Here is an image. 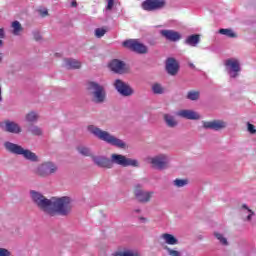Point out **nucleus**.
I'll use <instances>...</instances> for the list:
<instances>
[{
  "mask_svg": "<svg viewBox=\"0 0 256 256\" xmlns=\"http://www.w3.org/2000/svg\"><path fill=\"white\" fill-rule=\"evenodd\" d=\"M109 69H111L114 73H118L119 75H123V73H127V65L125 62L114 59L109 63Z\"/></svg>",
  "mask_w": 256,
  "mask_h": 256,
  "instance_id": "nucleus-14",
  "label": "nucleus"
},
{
  "mask_svg": "<svg viewBox=\"0 0 256 256\" xmlns=\"http://www.w3.org/2000/svg\"><path fill=\"white\" fill-rule=\"evenodd\" d=\"M30 197H31L34 205H36V207H38V209H40V211L45 213V215H51V207L53 204V198L49 199V198L45 197L43 194H41V192H37L35 190L30 191Z\"/></svg>",
  "mask_w": 256,
  "mask_h": 256,
  "instance_id": "nucleus-5",
  "label": "nucleus"
},
{
  "mask_svg": "<svg viewBox=\"0 0 256 256\" xmlns=\"http://www.w3.org/2000/svg\"><path fill=\"white\" fill-rule=\"evenodd\" d=\"M188 65H189V67H190L191 69H195V64H194V63H189Z\"/></svg>",
  "mask_w": 256,
  "mask_h": 256,
  "instance_id": "nucleus-42",
  "label": "nucleus"
},
{
  "mask_svg": "<svg viewBox=\"0 0 256 256\" xmlns=\"http://www.w3.org/2000/svg\"><path fill=\"white\" fill-rule=\"evenodd\" d=\"M13 35H20L21 31H23V26L19 21L12 22Z\"/></svg>",
  "mask_w": 256,
  "mask_h": 256,
  "instance_id": "nucleus-30",
  "label": "nucleus"
},
{
  "mask_svg": "<svg viewBox=\"0 0 256 256\" xmlns=\"http://www.w3.org/2000/svg\"><path fill=\"white\" fill-rule=\"evenodd\" d=\"M29 131L33 134L36 135L37 137L43 135V130L39 128L38 126H31L29 128Z\"/></svg>",
  "mask_w": 256,
  "mask_h": 256,
  "instance_id": "nucleus-33",
  "label": "nucleus"
},
{
  "mask_svg": "<svg viewBox=\"0 0 256 256\" xmlns=\"http://www.w3.org/2000/svg\"><path fill=\"white\" fill-rule=\"evenodd\" d=\"M173 185L175 187H185V185H189V180H187V179H175L173 181Z\"/></svg>",
  "mask_w": 256,
  "mask_h": 256,
  "instance_id": "nucleus-32",
  "label": "nucleus"
},
{
  "mask_svg": "<svg viewBox=\"0 0 256 256\" xmlns=\"http://www.w3.org/2000/svg\"><path fill=\"white\" fill-rule=\"evenodd\" d=\"M226 67V72L231 77V79H236L239 77V73H241V63L236 58L227 59L224 62Z\"/></svg>",
  "mask_w": 256,
  "mask_h": 256,
  "instance_id": "nucleus-9",
  "label": "nucleus"
},
{
  "mask_svg": "<svg viewBox=\"0 0 256 256\" xmlns=\"http://www.w3.org/2000/svg\"><path fill=\"white\" fill-rule=\"evenodd\" d=\"M167 7V0H145L142 3L144 11H161Z\"/></svg>",
  "mask_w": 256,
  "mask_h": 256,
  "instance_id": "nucleus-11",
  "label": "nucleus"
},
{
  "mask_svg": "<svg viewBox=\"0 0 256 256\" xmlns=\"http://www.w3.org/2000/svg\"><path fill=\"white\" fill-rule=\"evenodd\" d=\"M113 256H141L137 251L124 249L122 251H116L112 254Z\"/></svg>",
  "mask_w": 256,
  "mask_h": 256,
  "instance_id": "nucleus-25",
  "label": "nucleus"
},
{
  "mask_svg": "<svg viewBox=\"0 0 256 256\" xmlns=\"http://www.w3.org/2000/svg\"><path fill=\"white\" fill-rule=\"evenodd\" d=\"M200 97H201V92L191 90L187 93L186 99H189V101H199Z\"/></svg>",
  "mask_w": 256,
  "mask_h": 256,
  "instance_id": "nucleus-27",
  "label": "nucleus"
},
{
  "mask_svg": "<svg viewBox=\"0 0 256 256\" xmlns=\"http://www.w3.org/2000/svg\"><path fill=\"white\" fill-rule=\"evenodd\" d=\"M152 91L154 95H163L165 93V88L159 83H155L152 85Z\"/></svg>",
  "mask_w": 256,
  "mask_h": 256,
  "instance_id": "nucleus-29",
  "label": "nucleus"
},
{
  "mask_svg": "<svg viewBox=\"0 0 256 256\" xmlns=\"http://www.w3.org/2000/svg\"><path fill=\"white\" fill-rule=\"evenodd\" d=\"M134 213H141V209H135Z\"/></svg>",
  "mask_w": 256,
  "mask_h": 256,
  "instance_id": "nucleus-44",
  "label": "nucleus"
},
{
  "mask_svg": "<svg viewBox=\"0 0 256 256\" xmlns=\"http://www.w3.org/2000/svg\"><path fill=\"white\" fill-rule=\"evenodd\" d=\"M59 170V167L55 162L46 161L41 163L36 167L34 173L38 177H51V175H55V173Z\"/></svg>",
  "mask_w": 256,
  "mask_h": 256,
  "instance_id": "nucleus-7",
  "label": "nucleus"
},
{
  "mask_svg": "<svg viewBox=\"0 0 256 256\" xmlns=\"http://www.w3.org/2000/svg\"><path fill=\"white\" fill-rule=\"evenodd\" d=\"M123 47H126V49H130V51H134V53H138L139 55H145L148 51L147 46L135 39L124 41Z\"/></svg>",
  "mask_w": 256,
  "mask_h": 256,
  "instance_id": "nucleus-10",
  "label": "nucleus"
},
{
  "mask_svg": "<svg viewBox=\"0 0 256 256\" xmlns=\"http://www.w3.org/2000/svg\"><path fill=\"white\" fill-rule=\"evenodd\" d=\"M184 43L185 45H189L190 47H197V45L201 43V35L192 34L185 39Z\"/></svg>",
  "mask_w": 256,
  "mask_h": 256,
  "instance_id": "nucleus-21",
  "label": "nucleus"
},
{
  "mask_svg": "<svg viewBox=\"0 0 256 256\" xmlns=\"http://www.w3.org/2000/svg\"><path fill=\"white\" fill-rule=\"evenodd\" d=\"M25 119L28 123H35L39 119V114H37V112L31 111L26 114Z\"/></svg>",
  "mask_w": 256,
  "mask_h": 256,
  "instance_id": "nucleus-28",
  "label": "nucleus"
},
{
  "mask_svg": "<svg viewBox=\"0 0 256 256\" xmlns=\"http://www.w3.org/2000/svg\"><path fill=\"white\" fill-rule=\"evenodd\" d=\"M73 209V199L69 196L52 197V206L50 209V217L55 215H62L67 217Z\"/></svg>",
  "mask_w": 256,
  "mask_h": 256,
  "instance_id": "nucleus-2",
  "label": "nucleus"
},
{
  "mask_svg": "<svg viewBox=\"0 0 256 256\" xmlns=\"http://www.w3.org/2000/svg\"><path fill=\"white\" fill-rule=\"evenodd\" d=\"M161 239H163L166 245H179V240L172 234L164 233L161 235Z\"/></svg>",
  "mask_w": 256,
  "mask_h": 256,
  "instance_id": "nucleus-22",
  "label": "nucleus"
},
{
  "mask_svg": "<svg viewBox=\"0 0 256 256\" xmlns=\"http://www.w3.org/2000/svg\"><path fill=\"white\" fill-rule=\"evenodd\" d=\"M4 149H6V151L12 155H21L27 161H32V163H37V161H39V156H37V154L29 149L23 148V146L19 144L6 141L4 142Z\"/></svg>",
  "mask_w": 256,
  "mask_h": 256,
  "instance_id": "nucleus-3",
  "label": "nucleus"
},
{
  "mask_svg": "<svg viewBox=\"0 0 256 256\" xmlns=\"http://www.w3.org/2000/svg\"><path fill=\"white\" fill-rule=\"evenodd\" d=\"M4 131L7 133H13L14 135H19L22 129L21 126L17 124V122L7 120L4 123Z\"/></svg>",
  "mask_w": 256,
  "mask_h": 256,
  "instance_id": "nucleus-20",
  "label": "nucleus"
},
{
  "mask_svg": "<svg viewBox=\"0 0 256 256\" xmlns=\"http://www.w3.org/2000/svg\"><path fill=\"white\" fill-rule=\"evenodd\" d=\"M153 191H145L143 189L135 190V197L139 203H149L151 201V197H153Z\"/></svg>",
  "mask_w": 256,
  "mask_h": 256,
  "instance_id": "nucleus-16",
  "label": "nucleus"
},
{
  "mask_svg": "<svg viewBox=\"0 0 256 256\" xmlns=\"http://www.w3.org/2000/svg\"><path fill=\"white\" fill-rule=\"evenodd\" d=\"M86 89L92 97L93 103L98 105L105 103V99H107V91L105 90V86L95 81H89L86 84Z\"/></svg>",
  "mask_w": 256,
  "mask_h": 256,
  "instance_id": "nucleus-4",
  "label": "nucleus"
},
{
  "mask_svg": "<svg viewBox=\"0 0 256 256\" xmlns=\"http://www.w3.org/2000/svg\"><path fill=\"white\" fill-rule=\"evenodd\" d=\"M146 161L151 165L152 169L163 171L169 167L170 158L167 154H158L153 157H148Z\"/></svg>",
  "mask_w": 256,
  "mask_h": 256,
  "instance_id": "nucleus-8",
  "label": "nucleus"
},
{
  "mask_svg": "<svg viewBox=\"0 0 256 256\" xmlns=\"http://www.w3.org/2000/svg\"><path fill=\"white\" fill-rule=\"evenodd\" d=\"M176 116L182 119H189L190 121H198V119H201V115L193 110H179L176 112Z\"/></svg>",
  "mask_w": 256,
  "mask_h": 256,
  "instance_id": "nucleus-17",
  "label": "nucleus"
},
{
  "mask_svg": "<svg viewBox=\"0 0 256 256\" xmlns=\"http://www.w3.org/2000/svg\"><path fill=\"white\" fill-rule=\"evenodd\" d=\"M216 239H218V241H220V243L222 245H227L228 242H227V238L223 237V234H219V233H214Z\"/></svg>",
  "mask_w": 256,
  "mask_h": 256,
  "instance_id": "nucleus-36",
  "label": "nucleus"
},
{
  "mask_svg": "<svg viewBox=\"0 0 256 256\" xmlns=\"http://www.w3.org/2000/svg\"><path fill=\"white\" fill-rule=\"evenodd\" d=\"M65 67L66 69H81V62L75 59H66Z\"/></svg>",
  "mask_w": 256,
  "mask_h": 256,
  "instance_id": "nucleus-23",
  "label": "nucleus"
},
{
  "mask_svg": "<svg viewBox=\"0 0 256 256\" xmlns=\"http://www.w3.org/2000/svg\"><path fill=\"white\" fill-rule=\"evenodd\" d=\"M113 86L115 87L116 91H118L119 95H122V97H131V95L135 93V90H133L128 83L121 79H116Z\"/></svg>",
  "mask_w": 256,
  "mask_h": 256,
  "instance_id": "nucleus-12",
  "label": "nucleus"
},
{
  "mask_svg": "<svg viewBox=\"0 0 256 256\" xmlns=\"http://www.w3.org/2000/svg\"><path fill=\"white\" fill-rule=\"evenodd\" d=\"M115 5V0H108L107 6H106V11H111L113 10V6Z\"/></svg>",
  "mask_w": 256,
  "mask_h": 256,
  "instance_id": "nucleus-37",
  "label": "nucleus"
},
{
  "mask_svg": "<svg viewBox=\"0 0 256 256\" xmlns=\"http://www.w3.org/2000/svg\"><path fill=\"white\" fill-rule=\"evenodd\" d=\"M113 165H119L120 167H139V161L131 158H127L122 154H111L110 156V168L113 169Z\"/></svg>",
  "mask_w": 256,
  "mask_h": 256,
  "instance_id": "nucleus-6",
  "label": "nucleus"
},
{
  "mask_svg": "<svg viewBox=\"0 0 256 256\" xmlns=\"http://www.w3.org/2000/svg\"><path fill=\"white\" fill-rule=\"evenodd\" d=\"M164 121L167 125V127L173 128V127H177L178 122L175 119V116L171 115V114H164Z\"/></svg>",
  "mask_w": 256,
  "mask_h": 256,
  "instance_id": "nucleus-24",
  "label": "nucleus"
},
{
  "mask_svg": "<svg viewBox=\"0 0 256 256\" xmlns=\"http://www.w3.org/2000/svg\"><path fill=\"white\" fill-rule=\"evenodd\" d=\"M140 221H147V218L141 217V218H140Z\"/></svg>",
  "mask_w": 256,
  "mask_h": 256,
  "instance_id": "nucleus-45",
  "label": "nucleus"
},
{
  "mask_svg": "<svg viewBox=\"0 0 256 256\" xmlns=\"http://www.w3.org/2000/svg\"><path fill=\"white\" fill-rule=\"evenodd\" d=\"M92 161L94 165L97 167H101L102 169H111V159H109L107 156H92Z\"/></svg>",
  "mask_w": 256,
  "mask_h": 256,
  "instance_id": "nucleus-15",
  "label": "nucleus"
},
{
  "mask_svg": "<svg viewBox=\"0 0 256 256\" xmlns=\"http://www.w3.org/2000/svg\"><path fill=\"white\" fill-rule=\"evenodd\" d=\"M204 129H211L212 131H221L227 127V122L223 120H214V121H203L202 122Z\"/></svg>",
  "mask_w": 256,
  "mask_h": 256,
  "instance_id": "nucleus-13",
  "label": "nucleus"
},
{
  "mask_svg": "<svg viewBox=\"0 0 256 256\" xmlns=\"http://www.w3.org/2000/svg\"><path fill=\"white\" fill-rule=\"evenodd\" d=\"M105 33H107V29L97 28L95 30V37H97V39H101V37H103L105 35Z\"/></svg>",
  "mask_w": 256,
  "mask_h": 256,
  "instance_id": "nucleus-35",
  "label": "nucleus"
},
{
  "mask_svg": "<svg viewBox=\"0 0 256 256\" xmlns=\"http://www.w3.org/2000/svg\"><path fill=\"white\" fill-rule=\"evenodd\" d=\"M3 101V98L1 97V87H0V102Z\"/></svg>",
  "mask_w": 256,
  "mask_h": 256,
  "instance_id": "nucleus-47",
  "label": "nucleus"
},
{
  "mask_svg": "<svg viewBox=\"0 0 256 256\" xmlns=\"http://www.w3.org/2000/svg\"><path fill=\"white\" fill-rule=\"evenodd\" d=\"M166 71L169 75L179 73V62L175 58H168L166 60Z\"/></svg>",
  "mask_w": 256,
  "mask_h": 256,
  "instance_id": "nucleus-19",
  "label": "nucleus"
},
{
  "mask_svg": "<svg viewBox=\"0 0 256 256\" xmlns=\"http://www.w3.org/2000/svg\"><path fill=\"white\" fill-rule=\"evenodd\" d=\"M242 207L244 209L243 214L247 215L246 220L251 221V217L255 215V212H252L251 209H248L247 205L245 204Z\"/></svg>",
  "mask_w": 256,
  "mask_h": 256,
  "instance_id": "nucleus-34",
  "label": "nucleus"
},
{
  "mask_svg": "<svg viewBox=\"0 0 256 256\" xmlns=\"http://www.w3.org/2000/svg\"><path fill=\"white\" fill-rule=\"evenodd\" d=\"M71 5H72V7H77V3H76L75 1H73V2L71 3Z\"/></svg>",
  "mask_w": 256,
  "mask_h": 256,
  "instance_id": "nucleus-43",
  "label": "nucleus"
},
{
  "mask_svg": "<svg viewBox=\"0 0 256 256\" xmlns=\"http://www.w3.org/2000/svg\"><path fill=\"white\" fill-rule=\"evenodd\" d=\"M34 39H35V41H41V34H39V32H35Z\"/></svg>",
  "mask_w": 256,
  "mask_h": 256,
  "instance_id": "nucleus-39",
  "label": "nucleus"
},
{
  "mask_svg": "<svg viewBox=\"0 0 256 256\" xmlns=\"http://www.w3.org/2000/svg\"><path fill=\"white\" fill-rule=\"evenodd\" d=\"M42 17H46V15H49V12L47 10L41 11Z\"/></svg>",
  "mask_w": 256,
  "mask_h": 256,
  "instance_id": "nucleus-41",
  "label": "nucleus"
},
{
  "mask_svg": "<svg viewBox=\"0 0 256 256\" xmlns=\"http://www.w3.org/2000/svg\"><path fill=\"white\" fill-rule=\"evenodd\" d=\"M248 131L249 133H256L255 126L251 123H248Z\"/></svg>",
  "mask_w": 256,
  "mask_h": 256,
  "instance_id": "nucleus-38",
  "label": "nucleus"
},
{
  "mask_svg": "<svg viewBox=\"0 0 256 256\" xmlns=\"http://www.w3.org/2000/svg\"><path fill=\"white\" fill-rule=\"evenodd\" d=\"M77 151L80 155H83V157H93V153L91 152V148L87 146H78Z\"/></svg>",
  "mask_w": 256,
  "mask_h": 256,
  "instance_id": "nucleus-26",
  "label": "nucleus"
},
{
  "mask_svg": "<svg viewBox=\"0 0 256 256\" xmlns=\"http://www.w3.org/2000/svg\"><path fill=\"white\" fill-rule=\"evenodd\" d=\"M220 35H226V37H230V38H235L237 37V34H235V32H233V30L231 29H220L219 30Z\"/></svg>",
  "mask_w": 256,
  "mask_h": 256,
  "instance_id": "nucleus-31",
  "label": "nucleus"
},
{
  "mask_svg": "<svg viewBox=\"0 0 256 256\" xmlns=\"http://www.w3.org/2000/svg\"><path fill=\"white\" fill-rule=\"evenodd\" d=\"M160 35L167 39V41H172L173 43L181 39V34L175 30H161Z\"/></svg>",
  "mask_w": 256,
  "mask_h": 256,
  "instance_id": "nucleus-18",
  "label": "nucleus"
},
{
  "mask_svg": "<svg viewBox=\"0 0 256 256\" xmlns=\"http://www.w3.org/2000/svg\"><path fill=\"white\" fill-rule=\"evenodd\" d=\"M3 47V40H0V48Z\"/></svg>",
  "mask_w": 256,
  "mask_h": 256,
  "instance_id": "nucleus-46",
  "label": "nucleus"
},
{
  "mask_svg": "<svg viewBox=\"0 0 256 256\" xmlns=\"http://www.w3.org/2000/svg\"><path fill=\"white\" fill-rule=\"evenodd\" d=\"M0 38L1 39L5 38V30H3V28L0 29Z\"/></svg>",
  "mask_w": 256,
  "mask_h": 256,
  "instance_id": "nucleus-40",
  "label": "nucleus"
},
{
  "mask_svg": "<svg viewBox=\"0 0 256 256\" xmlns=\"http://www.w3.org/2000/svg\"><path fill=\"white\" fill-rule=\"evenodd\" d=\"M87 131L96 137V139H99V141L107 143V145H111L117 149H127V142L117 138V136L111 134L109 131H105L95 125H89L87 127Z\"/></svg>",
  "mask_w": 256,
  "mask_h": 256,
  "instance_id": "nucleus-1",
  "label": "nucleus"
}]
</instances>
